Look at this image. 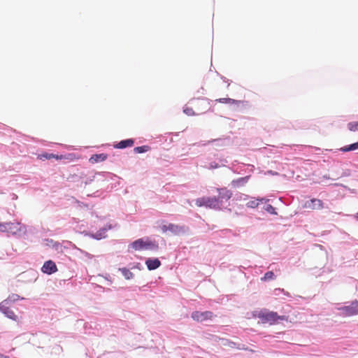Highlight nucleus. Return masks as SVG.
<instances>
[{
  "instance_id": "nucleus-28",
  "label": "nucleus",
  "mask_w": 358,
  "mask_h": 358,
  "mask_svg": "<svg viewBox=\"0 0 358 358\" xmlns=\"http://www.w3.org/2000/svg\"><path fill=\"white\" fill-rule=\"evenodd\" d=\"M184 113L187 115H194L195 113L194 112L193 109L192 108H185L184 109Z\"/></svg>"
},
{
  "instance_id": "nucleus-26",
  "label": "nucleus",
  "mask_w": 358,
  "mask_h": 358,
  "mask_svg": "<svg viewBox=\"0 0 358 358\" xmlns=\"http://www.w3.org/2000/svg\"><path fill=\"white\" fill-rule=\"evenodd\" d=\"M259 205V200L258 199H254V200H251L250 201H248L246 204V206L248 207V208H255L256 207H257Z\"/></svg>"
},
{
  "instance_id": "nucleus-32",
  "label": "nucleus",
  "mask_w": 358,
  "mask_h": 358,
  "mask_svg": "<svg viewBox=\"0 0 358 358\" xmlns=\"http://www.w3.org/2000/svg\"><path fill=\"white\" fill-rule=\"evenodd\" d=\"M357 217H358V213H357Z\"/></svg>"
},
{
  "instance_id": "nucleus-23",
  "label": "nucleus",
  "mask_w": 358,
  "mask_h": 358,
  "mask_svg": "<svg viewBox=\"0 0 358 358\" xmlns=\"http://www.w3.org/2000/svg\"><path fill=\"white\" fill-rule=\"evenodd\" d=\"M20 299V297L19 295H17L16 294H12L10 295H9V296L7 298L6 300H5L3 301V303H8V302H14Z\"/></svg>"
},
{
  "instance_id": "nucleus-25",
  "label": "nucleus",
  "mask_w": 358,
  "mask_h": 358,
  "mask_svg": "<svg viewBox=\"0 0 358 358\" xmlns=\"http://www.w3.org/2000/svg\"><path fill=\"white\" fill-rule=\"evenodd\" d=\"M264 210L270 214H272V215L277 214L275 208L273 206H271V204H266L264 206Z\"/></svg>"
},
{
  "instance_id": "nucleus-9",
  "label": "nucleus",
  "mask_w": 358,
  "mask_h": 358,
  "mask_svg": "<svg viewBox=\"0 0 358 358\" xmlns=\"http://www.w3.org/2000/svg\"><path fill=\"white\" fill-rule=\"evenodd\" d=\"M41 270L44 273L52 274L57 271V268L54 262L48 260L44 263Z\"/></svg>"
},
{
  "instance_id": "nucleus-2",
  "label": "nucleus",
  "mask_w": 358,
  "mask_h": 358,
  "mask_svg": "<svg viewBox=\"0 0 358 358\" xmlns=\"http://www.w3.org/2000/svg\"><path fill=\"white\" fill-rule=\"evenodd\" d=\"M257 317L261 320L262 323H268L270 324H275L278 320H287V317L285 315L279 316L275 312L266 310H261L258 313Z\"/></svg>"
},
{
  "instance_id": "nucleus-10",
  "label": "nucleus",
  "mask_w": 358,
  "mask_h": 358,
  "mask_svg": "<svg viewBox=\"0 0 358 358\" xmlns=\"http://www.w3.org/2000/svg\"><path fill=\"white\" fill-rule=\"evenodd\" d=\"M6 303L2 302L0 305V310L8 318L16 321L17 320V316L15 314V313L10 310L8 307L6 306Z\"/></svg>"
},
{
  "instance_id": "nucleus-4",
  "label": "nucleus",
  "mask_w": 358,
  "mask_h": 358,
  "mask_svg": "<svg viewBox=\"0 0 358 358\" xmlns=\"http://www.w3.org/2000/svg\"><path fill=\"white\" fill-rule=\"evenodd\" d=\"M340 315L343 317H351L358 315V301H352L350 305L338 308Z\"/></svg>"
},
{
  "instance_id": "nucleus-12",
  "label": "nucleus",
  "mask_w": 358,
  "mask_h": 358,
  "mask_svg": "<svg viewBox=\"0 0 358 358\" xmlns=\"http://www.w3.org/2000/svg\"><path fill=\"white\" fill-rule=\"evenodd\" d=\"M73 155V154H69L68 156H64V155L59 156V155H55L54 154L44 153V154H41L40 155V158L41 159L45 158L46 159H50L52 158H55L57 159H72L71 157Z\"/></svg>"
},
{
  "instance_id": "nucleus-21",
  "label": "nucleus",
  "mask_w": 358,
  "mask_h": 358,
  "mask_svg": "<svg viewBox=\"0 0 358 358\" xmlns=\"http://www.w3.org/2000/svg\"><path fill=\"white\" fill-rule=\"evenodd\" d=\"M348 128L351 131H358V121L349 122Z\"/></svg>"
},
{
  "instance_id": "nucleus-17",
  "label": "nucleus",
  "mask_w": 358,
  "mask_h": 358,
  "mask_svg": "<svg viewBox=\"0 0 358 358\" xmlns=\"http://www.w3.org/2000/svg\"><path fill=\"white\" fill-rule=\"evenodd\" d=\"M358 149V142L352 143L349 145L344 146L340 149L341 151L343 152H350L352 150H355Z\"/></svg>"
},
{
  "instance_id": "nucleus-29",
  "label": "nucleus",
  "mask_w": 358,
  "mask_h": 358,
  "mask_svg": "<svg viewBox=\"0 0 358 358\" xmlns=\"http://www.w3.org/2000/svg\"><path fill=\"white\" fill-rule=\"evenodd\" d=\"M161 229L162 231L165 233L166 231H169V227H168V224H163L162 227H161Z\"/></svg>"
},
{
  "instance_id": "nucleus-6",
  "label": "nucleus",
  "mask_w": 358,
  "mask_h": 358,
  "mask_svg": "<svg viewBox=\"0 0 358 358\" xmlns=\"http://www.w3.org/2000/svg\"><path fill=\"white\" fill-rule=\"evenodd\" d=\"M191 317L194 320L198 322H203L208 320H213L215 317V315L211 311H194L192 313Z\"/></svg>"
},
{
  "instance_id": "nucleus-13",
  "label": "nucleus",
  "mask_w": 358,
  "mask_h": 358,
  "mask_svg": "<svg viewBox=\"0 0 358 358\" xmlns=\"http://www.w3.org/2000/svg\"><path fill=\"white\" fill-rule=\"evenodd\" d=\"M145 264L149 270H155L157 268H159L161 265L160 261L155 258V259H148L145 261Z\"/></svg>"
},
{
  "instance_id": "nucleus-3",
  "label": "nucleus",
  "mask_w": 358,
  "mask_h": 358,
  "mask_svg": "<svg viewBox=\"0 0 358 358\" xmlns=\"http://www.w3.org/2000/svg\"><path fill=\"white\" fill-rule=\"evenodd\" d=\"M195 204L198 207H206L213 209H220V199L216 196H203L195 200Z\"/></svg>"
},
{
  "instance_id": "nucleus-31",
  "label": "nucleus",
  "mask_w": 358,
  "mask_h": 358,
  "mask_svg": "<svg viewBox=\"0 0 358 358\" xmlns=\"http://www.w3.org/2000/svg\"><path fill=\"white\" fill-rule=\"evenodd\" d=\"M215 140V139H213L211 141H208L206 143H204L203 145H206V144H208V143H213L214 142Z\"/></svg>"
},
{
  "instance_id": "nucleus-7",
  "label": "nucleus",
  "mask_w": 358,
  "mask_h": 358,
  "mask_svg": "<svg viewBox=\"0 0 358 358\" xmlns=\"http://www.w3.org/2000/svg\"><path fill=\"white\" fill-rule=\"evenodd\" d=\"M303 208L309 210H321L324 208V203L319 199H312L309 201H306Z\"/></svg>"
},
{
  "instance_id": "nucleus-30",
  "label": "nucleus",
  "mask_w": 358,
  "mask_h": 358,
  "mask_svg": "<svg viewBox=\"0 0 358 358\" xmlns=\"http://www.w3.org/2000/svg\"><path fill=\"white\" fill-rule=\"evenodd\" d=\"M0 358H10L8 356L3 355L0 353Z\"/></svg>"
},
{
  "instance_id": "nucleus-1",
  "label": "nucleus",
  "mask_w": 358,
  "mask_h": 358,
  "mask_svg": "<svg viewBox=\"0 0 358 358\" xmlns=\"http://www.w3.org/2000/svg\"><path fill=\"white\" fill-rule=\"evenodd\" d=\"M131 247L134 250H157L159 246L157 243L152 241L149 238H139L131 243Z\"/></svg>"
},
{
  "instance_id": "nucleus-19",
  "label": "nucleus",
  "mask_w": 358,
  "mask_h": 358,
  "mask_svg": "<svg viewBox=\"0 0 358 358\" xmlns=\"http://www.w3.org/2000/svg\"><path fill=\"white\" fill-rule=\"evenodd\" d=\"M106 229L103 228V229H101L99 231H98L96 234H93L92 236L94 238L99 240V239H101V238L106 237Z\"/></svg>"
},
{
  "instance_id": "nucleus-22",
  "label": "nucleus",
  "mask_w": 358,
  "mask_h": 358,
  "mask_svg": "<svg viewBox=\"0 0 358 358\" xmlns=\"http://www.w3.org/2000/svg\"><path fill=\"white\" fill-rule=\"evenodd\" d=\"M274 278H275V275H274L273 272L268 271L264 274V277H262L261 278V280L262 281H266V280H273V279H274Z\"/></svg>"
},
{
  "instance_id": "nucleus-14",
  "label": "nucleus",
  "mask_w": 358,
  "mask_h": 358,
  "mask_svg": "<svg viewBox=\"0 0 358 358\" xmlns=\"http://www.w3.org/2000/svg\"><path fill=\"white\" fill-rule=\"evenodd\" d=\"M250 178V176H247L245 177L239 178L238 179L233 180L231 181V185L234 187H239L241 186H244L248 182Z\"/></svg>"
},
{
  "instance_id": "nucleus-5",
  "label": "nucleus",
  "mask_w": 358,
  "mask_h": 358,
  "mask_svg": "<svg viewBox=\"0 0 358 358\" xmlns=\"http://www.w3.org/2000/svg\"><path fill=\"white\" fill-rule=\"evenodd\" d=\"M7 232L14 236H21L27 233V228L19 222H8Z\"/></svg>"
},
{
  "instance_id": "nucleus-27",
  "label": "nucleus",
  "mask_w": 358,
  "mask_h": 358,
  "mask_svg": "<svg viewBox=\"0 0 358 358\" xmlns=\"http://www.w3.org/2000/svg\"><path fill=\"white\" fill-rule=\"evenodd\" d=\"M8 222H0V231L1 232H7Z\"/></svg>"
},
{
  "instance_id": "nucleus-20",
  "label": "nucleus",
  "mask_w": 358,
  "mask_h": 358,
  "mask_svg": "<svg viewBox=\"0 0 358 358\" xmlns=\"http://www.w3.org/2000/svg\"><path fill=\"white\" fill-rule=\"evenodd\" d=\"M120 271L122 272V275L127 280H129L134 276V274L126 268H120Z\"/></svg>"
},
{
  "instance_id": "nucleus-24",
  "label": "nucleus",
  "mask_w": 358,
  "mask_h": 358,
  "mask_svg": "<svg viewBox=\"0 0 358 358\" xmlns=\"http://www.w3.org/2000/svg\"><path fill=\"white\" fill-rule=\"evenodd\" d=\"M149 147L148 145H143L139 147H136L134 148V152L136 153H143L148 151Z\"/></svg>"
},
{
  "instance_id": "nucleus-16",
  "label": "nucleus",
  "mask_w": 358,
  "mask_h": 358,
  "mask_svg": "<svg viewBox=\"0 0 358 358\" xmlns=\"http://www.w3.org/2000/svg\"><path fill=\"white\" fill-rule=\"evenodd\" d=\"M134 141L132 139H126L120 141L117 145H115V148L118 149H123L127 147L133 146Z\"/></svg>"
},
{
  "instance_id": "nucleus-15",
  "label": "nucleus",
  "mask_w": 358,
  "mask_h": 358,
  "mask_svg": "<svg viewBox=\"0 0 358 358\" xmlns=\"http://www.w3.org/2000/svg\"><path fill=\"white\" fill-rule=\"evenodd\" d=\"M107 155L103 153L93 155L90 158V162L92 164H95L100 162H103L107 159Z\"/></svg>"
},
{
  "instance_id": "nucleus-8",
  "label": "nucleus",
  "mask_w": 358,
  "mask_h": 358,
  "mask_svg": "<svg viewBox=\"0 0 358 358\" xmlns=\"http://www.w3.org/2000/svg\"><path fill=\"white\" fill-rule=\"evenodd\" d=\"M217 192L219 196L217 199H220V208H221L222 201L229 200L232 196V192L226 187L217 188Z\"/></svg>"
},
{
  "instance_id": "nucleus-18",
  "label": "nucleus",
  "mask_w": 358,
  "mask_h": 358,
  "mask_svg": "<svg viewBox=\"0 0 358 358\" xmlns=\"http://www.w3.org/2000/svg\"><path fill=\"white\" fill-rule=\"evenodd\" d=\"M215 101L229 104H237L240 101L230 98H222L216 99Z\"/></svg>"
},
{
  "instance_id": "nucleus-11",
  "label": "nucleus",
  "mask_w": 358,
  "mask_h": 358,
  "mask_svg": "<svg viewBox=\"0 0 358 358\" xmlns=\"http://www.w3.org/2000/svg\"><path fill=\"white\" fill-rule=\"evenodd\" d=\"M169 231L174 235H179L184 234L186 231V228L184 226H180L175 224H168Z\"/></svg>"
}]
</instances>
